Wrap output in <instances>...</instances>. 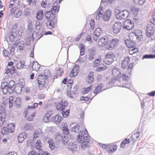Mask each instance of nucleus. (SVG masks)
I'll return each mask as SVG.
<instances>
[{
    "label": "nucleus",
    "instance_id": "20",
    "mask_svg": "<svg viewBox=\"0 0 155 155\" xmlns=\"http://www.w3.org/2000/svg\"><path fill=\"white\" fill-rule=\"evenodd\" d=\"M154 31V30L152 26H148L147 29L146 35H147L148 37H151L153 35Z\"/></svg>",
    "mask_w": 155,
    "mask_h": 155
},
{
    "label": "nucleus",
    "instance_id": "52",
    "mask_svg": "<svg viewBox=\"0 0 155 155\" xmlns=\"http://www.w3.org/2000/svg\"><path fill=\"white\" fill-rule=\"evenodd\" d=\"M145 0H134V3L138 4L140 5H142L145 3Z\"/></svg>",
    "mask_w": 155,
    "mask_h": 155
},
{
    "label": "nucleus",
    "instance_id": "30",
    "mask_svg": "<svg viewBox=\"0 0 155 155\" xmlns=\"http://www.w3.org/2000/svg\"><path fill=\"white\" fill-rule=\"evenodd\" d=\"M70 130L75 133H78L79 130L80 126L78 124H75L73 126L71 125Z\"/></svg>",
    "mask_w": 155,
    "mask_h": 155
},
{
    "label": "nucleus",
    "instance_id": "18",
    "mask_svg": "<svg viewBox=\"0 0 155 155\" xmlns=\"http://www.w3.org/2000/svg\"><path fill=\"white\" fill-rule=\"evenodd\" d=\"M68 105V103L66 101H61L57 106V108L58 110H62Z\"/></svg>",
    "mask_w": 155,
    "mask_h": 155
},
{
    "label": "nucleus",
    "instance_id": "38",
    "mask_svg": "<svg viewBox=\"0 0 155 155\" xmlns=\"http://www.w3.org/2000/svg\"><path fill=\"white\" fill-rule=\"evenodd\" d=\"M53 140L52 139H49L48 140V143L49 144V146L50 148L53 150L54 149L55 145L53 143Z\"/></svg>",
    "mask_w": 155,
    "mask_h": 155
},
{
    "label": "nucleus",
    "instance_id": "58",
    "mask_svg": "<svg viewBox=\"0 0 155 155\" xmlns=\"http://www.w3.org/2000/svg\"><path fill=\"white\" fill-rule=\"evenodd\" d=\"M15 104L17 105H19L21 104V98L18 97L16 98L14 103Z\"/></svg>",
    "mask_w": 155,
    "mask_h": 155
},
{
    "label": "nucleus",
    "instance_id": "23",
    "mask_svg": "<svg viewBox=\"0 0 155 155\" xmlns=\"http://www.w3.org/2000/svg\"><path fill=\"white\" fill-rule=\"evenodd\" d=\"M103 85L102 84H99L95 88L94 90L93 93L94 94H97L102 92L104 89H103Z\"/></svg>",
    "mask_w": 155,
    "mask_h": 155
},
{
    "label": "nucleus",
    "instance_id": "32",
    "mask_svg": "<svg viewBox=\"0 0 155 155\" xmlns=\"http://www.w3.org/2000/svg\"><path fill=\"white\" fill-rule=\"evenodd\" d=\"M63 73V71L62 70L61 68H59L56 71V73L55 74V75L53 77L54 79H55L56 78H58L59 77L61 76L62 74Z\"/></svg>",
    "mask_w": 155,
    "mask_h": 155
},
{
    "label": "nucleus",
    "instance_id": "45",
    "mask_svg": "<svg viewBox=\"0 0 155 155\" xmlns=\"http://www.w3.org/2000/svg\"><path fill=\"white\" fill-rule=\"evenodd\" d=\"M18 27L17 25L16 24H15L14 25H13L12 26L11 29L10 30V33H15V34H17V28Z\"/></svg>",
    "mask_w": 155,
    "mask_h": 155
},
{
    "label": "nucleus",
    "instance_id": "16",
    "mask_svg": "<svg viewBox=\"0 0 155 155\" xmlns=\"http://www.w3.org/2000/svg\"><path fill=\"white\" fill-rule=\"evenodd\" d=\"M117 149V145L109 144H107V147L106 150L109 153L113 152L114 151L116 150Z\"/></svg>",
    "mask_w": 155,
    "mask_h": 155
},
{
    "label": "nucleus",
    "instance_id": "14",
    "mask_svg": "<svg viewBox=\"0 0 155 155\" xmlns=\"http://www.w3.org/2000/svg\"><path fill=\"white\" fill-rule=\"evenodd\" d=\"M1 87L3 93L4 94H7L8 92L9 93L10 90L9 87L8 86V82L7 81H3L1 84Z\"/></svg>",
    "mask_w": 155,
    "mask_h": 155
},
{
    "label": "nucleus",
    "instance_id": "10",
    "mask_svg": "<svg viewBox=\"0 0 155 155\" xmlns=\"http://www.w3.org/2000/svg\"><path fill=\"white\" fill-rule=\"evenodd\" d=\"M98 44L99 47L105 46L107 49V45H109L107 37L104 36L101 38L99 40Z\"/></svg>",
    "mask_w": 155,
    "mask_h": 155
},
{
    "label": "nucleus",
    "instance_id": "57",
    "mask_svg": "<svg viewBox=\"0 0 155 155\" xmlns=\"http://www.w3.org/2000/svg\"><path fill=\"white\" fill-rule=\"evenodd\" d=\"M69 110H68L65 111H62V114L64 117H66L69 115Z\"/></svg>",
    "mask_w": 155,
    "mask_h": 155
},
{
    "label": "nucleus",
    "instance_id": "1",
    "mask_svg": "<svg viewBox=\"0 0 155 155\" xmlns=\"http://www.w3.org/2000/svg\"><path fill=\"white\" fill-rule=\"evenodd\" d=\"M103 8V6H101L96 11V12L97 13L96 19L99 20L101 18L103 17V20L105 21H108L111 16V12L109 10H107L105 12L103 15V10L102 9Z\"/></svg>",
    "mask_w": 155,
    "mask_h": 155
},
{
    "label": "nucleus",
    "instance_id": "42",
    "mask_svg": "<svg viewBox=\"0 0 155 155\" xmlns=\"http://www.w3.org/2000/svg\"><path fill=\"white\" fill-rule=\"evenodd\" d=\"M40 134H42L43 132L41 129H39L35 131L34 134L33 139H35V137L37 138L38 137V135Z\"/></svg>",
    "mask_w": 155,
    "mask_h": 155
},
{
    "label": "nucleus",
    "instance_id": "36",
    "mask_svg": "<svg viewBox=\"0 0 155 155\" xmlns=\"http://www.w3.org/2000/svg\"><path fill=\"white\" fill-rule=\"evenodd\" d=\"M63 136L60 133H57L55 135V140L58 142H61L63 139Z\"/></svg>",
    "mask_w": 155,
    "mask_h": 155
},
{
    "label": "nucleus",
    "instance_id": "60",
    "mask_svg": "<svg viewBox=\"0 0 155 155\" xmlns=\"http://www.w3.org/2000/svg\"><path fill=\"white\" fill-rule=\"evenodd\" d=\"M38 106V104L37 103H35L32 106H28V109H33L34 108H35L37 107Z\"/></svg>",
    "mask_w": 155,
    "mask_h": 155
},
{
    "label": "nucleus",
    "instance_id": "62",
    "mask_svg": "<svg viewBox=\"0 0 155 155\" xmlns=\"http://www.w3.org/2000/svg\"><path fill=\"white\" fill-rule=\"evenodd\" d=\"M92 87L91 86L90 87H87L86 89H84V90L83 91V94H85L87 93L91 89V87Z\"/></svg>",
    "mask_w": 155,
    "mask_h": 155
},
{
    "label": "nucleus",
    "instance_id": "25",
    "mask_svg": "<svg viewBox=\"0 0 155 155\" xmlns=\"http://www.w3.org/2000/svg\"><path fill=\"white\" fill-rule=\"evenodd\" d=\"M96 55V52L95 50L92 49L91 50L88 55V59L89 61H91L94 59Z\"/></svg>",
    "mask_w": 155,
    "mask_h": 155
},
{
    "label": "nucleus",
    "instance_id": "19",
    "mask_svg": "<svg viewBox=\"0 0 155 155\" xmlns=\"http://www.w3.org/2000/svg\"><path fill=\"white\" fill-rule=\"evenodd\" d=\"M119 82V81L117 78H112L110 80L108 84L109 87H111L113 86H118L117 84Z\"/></svg>",
    "mask_w": 155,
    "mask_h": 155
},
{
    "label": "nucleus",
    "instance_id": "41",
    "mask_svg": "<svg viewBox=\"0 0 155 155\" xmlns=\"http://www.w3.org/2000/svg\"><path fill=\"white\" fill-rule=\"evenodd\" d=\"M44 76L48 80L51 77V73L48 69H45L44 71Z\"/></svg>",
    "mask_w": 155,
    "mask_h": 155
},
{
    "label": "nucleus",
    "instance_id": "4",
    "mask_svg": "<svg viewBox=\"0 0 155 155\" xmlns=\"http://www.w3.org/2000/svg\"><path fill=\"white\" fill-rule=\"evenodd\" d=\"M112 73L113 76L115 77L121 78L123 81H126L127 78H128V76L127 75H126L124 74H122L120 69L118 68H114L112 70Z\"/></svg>",
    "mask_w": 155,
    "mask_h": 155
},
{
    "label": "nucleus",
    "instance_id": "46",
    "mask_svg": "<svg viewBox=\"0 0 155 155\" xmlns=\"http://www.w3.org/2000/svg\"><path fill=\"white\" fill-rule=\"evenodd\" d=\"M40 20H37L36 21L35 27L36 30L39 31L41 26V24L40 23Z\"/></svg>",
    "mask_w": 155,
    "mask_h": 155
},
{
    "label": "nucleus",
    "instance_id": "21",
    "mask_svg": "<svg viewBox=\"0 0 155 155\" xmlns=\"http://www.w3.org/2000/svg\"><path fill=\"white\" fill-rule=\"evenodd\" d=\"M67 148L68 150L72 152L76 151L77 150L76 143H69L67 146Z\"/></svg>",
    "mask_w": 155,
    "mask_h": 155
},
{
    "label": "nucleus",
    "instance_id": "44",
    "mask_svg": "<svg viewBox=\"0 0 155 155\" xmlns=\"http://www.w3.org/2000/svg\"><path fill=\"white\" fill-rule=\"evenodd\" d=\"M43 16V12L42 10L39 11L37 13V18L38 20H41Z\"/></svg>",
    "mask_w": 155,
    "mask_h": 155
},
{
    "label": "nucleus",
    "instance_id": "27",
    "mask_svg": "<svg viewBox=\"0 0 155 155\" xmlns=\"http://www.w3.org/2000/svg\"><path fill=\"white\" fill-rule=\"evenodd\" d=\"M90 140V138L87 137L84 140H82V142L81 143V147L83 149H84L86 147H87Z\"/></svg>",
    "mask_w": 155,
    "mask_h": 155
},
{
    "label": "nucleus",
    "instance_id": "43",
    "mask_svg": "<svg viewBox=\"0 0 155 155\" xmlns=\"http://www.w3.org/2000/svg\"><path fill=\"white\" fill-rule=\"evenodd\" d=\"M140 132L138 131L137 132L136 134H134L132 135L131 137L133 139L134 141H135L138 140L139 137L140 136Z\"/></svg>",
    "mask_w": 155,
    "mask_h": 155
},
{
    "label": "nucleus",
    "instance_id": "3",
    "mask_svg": "<svg viewBox=\"0 0 155 155\" xmlns=\"http://www.w3.org/2000/svg\"><path fill=\"white\" fill-rule=\"evenodd\" d=\"M129 37L131 41L138 42L142 38V32L140 30H135V31L129 34Z\"/></svg>",
    "mask_w": 155,
    "mask_h": 155
},
{
    "label": "nucleus",
    "instance_id": "33",
    "mask_svg": "<svg viewBox=\"0 0 155 155\" xmlns=\"http://www.w3.org/2000/svg\"><path fill=\"white\" fill-rule=\"evenodd\" d=\"M15 84V82L12 80L9 81L8 84V86L9 87V89L11 91H9V94L12 92L13 91L14 89V87H13L14 86Z\"/></svg>",
    "mask_w": 155,
    "mask_h": 155
},
{
    "label": "nucleus",
    "instance_id": "5",
    "mask_svg": "<svg viewBox=\"0 0 155 155\" xmlns=\"http://www.w3.org/2000/svg\"><path fill=\"white\" fill-rule=\"evenodd\" d=\"M115 12L117 18L119 20L125 19L129 15V12L127 10L120 11L118 9H116Z\"/></svg>",
    "mask_w": 155,
    "mask_h": 155
},
{
    "label": "nucleus",
    "instance_id": "26",
    "mask_svg": "<svg viewBox=\"0 0 155 155\" xmlns=\"http://www.w3.org/2000/svg\"><path fill=\"white\" fill-rule=\"evenodd\" d=\"M6 113L5 111L0 112V126H2L5 120Z\"/></svg>",
    "mask_w": 155,
    "mask_h": 155
},
{
    "label": "nucleus",
    "instance_id": "35",
    "mask_svg": "<svg viewBox=\"0 0 155 155\" xmlns=\"http://www.w3.org/2000/svg\"><path fill=\"white\" fill-rule=\"evenodd\" d=\"M32 67L34 70L37 71L40 68V65L37 62H33L32 63Z\"/></svg>",
    "mask_w": 155,
    "mask_h": 155
},
{
    "label": "nucleus",
    "instance_id": "13",
    "mask_svg": "<svg viewBox=\"0 0 155 155\" xmlns=\"http://www.w3.org/2000/svg\"><path fill=\"white\" fill-rule=\"evenodd\" d=\"M119 40L117 38H113L112 40L109 41V45H107V49L111 50L116 45Z\"/></svg>",
    "mask_w": 155,
    "mask_h": 155
},
{
    "label": "nucleus",
    "instance_id": "9",
    "mask_svg": "<svg viewBox=\"0 0 155 155\" xmlns=\"http://www.w3.org/2000/svg\"><path fill=\"white\" fill-rule=\"evenodd\" d=\"M2 53L3 55L5 57L9 56L10 54L13 55L15 53V48L12 46L9 45L7 49L3 50Z\"/></svg>",
    "mask_w": 155,
    "mask_h": 155
},
{
    "label": "nucleus",
    "instance_id": "51",
    "mask_svg": "<svg viewBox=\"0 0 155 155\" xmlns=\"http://www.w3.org/2000/svg\"><path fill=\"white\" fill-rule=\"evenodd\" d=\"M68 141V137L66 136H63V139L61 140V142L64 144H66Z\"/></svg>",
    "mask_w": 155,
    "mask_h": 155
},
{
    "label": "nucleus",
    "instance_id": "49",
    "mask_svg": "<svg viewBox=\"0 0 155 155\" xmlns=\"http://www.w3.org/2000/svg\"><path fill=\"white\" fill-rule=\"evenodd\" d=\"M101 61V58H98L95 59L93 63V66L94 67H96L100 64Z\"/></svg>",
    "mask_w": 155,
    "mask_h": 155
},
{
    "label": "nucleus",
    "instance_id": "55",
    "mask_svg": "<svg viewBox=\"0 0 155 155\" xmlns=\"http://www.w3.org/2000/svg\"><path fill=\"white\" fill-rule=\"evenodd\" d=\"M24 63L21 61L17 64V67L18 69H22L24 67Z\"/></svg>",
    "mask_w": 155,
    "mask_h": 155
},
{
    "label": "nucleus",
    "instance_id": "22",
    "mask_svg": "<svg viewBox=\"0 0 155 155\" xmlns=\"http://www.w3.org/2000/svg\"><path fill=\"white\" fill-rule=\"evenodd\" d=\"M130 61V58L127 56L125 57L122 61L121 67L123 69H126Z\"/></svg>",
    "mask_w": 155,
    "mask_h": 155
},
{
    "label": "nucleus",
    "instance_id": "40",
    "mask_svg": "<svg viewBox=\"0 0 155 155\" xmlns=\"http://www.w3.org/2000/svg\"><path fill=\"white\" fill-rule=\"evenodd\" d=\"M87 81L89 83H92L94 80L93 72H90L87 77Z\"/></svg>",
    "mask_w": 155,
    "mask_h": 155
},
{
    "label": "nucleus",
    "instance_id": "28",
    "mask_svg": "<svg viewBox=\"0 0 155 155\" xmlns=\"http://www.w3.org/2000/svg\"><path fill=\"white\" fill-rule=\"evenodd\" d=\"M63 119V118L59 114H58L52 118V121L55 122L56 124L59 122Z\"/></svg>",
    "mask_w": 155,
    "mask_h": 155
},
{
    "label": "nucleus",
    "instance_id": "54",
    "mask_svg": "<svg viewBox=\"0 0 155 155\" xmlns=\"http://www.w3.org/2000/svg\"><path fill=\"white\" fill-rule=\"evenodd\" d=\"M128 78H127V79L126 81H124L125 82V84L123 85L122 86H120V87H125L128 88H129V87H130V86H131V84L130 83L128 82L127 84V83L126 82L127 81V80Z\"/></svg>",
    "mask_w": 155,
    "mask_h": 155
},
{
    "label": "nucleus",
    "instance_id": "47",
    "mask_svg": "<svg viewBox=\"0 0 155 155\" xmlns=\"http://www.w3.org/2000/svg\"><path fill=\"white\" fill-rule=\"evenodd\" d=\"M140 96H139V98L140 100L141 101V107L142 109H143L145 107V104L144 101V94H142Z\"/></svg>",
    "mask_w": 155,
    "mask_h": 155
},
{
    "label": "nucleus",
    "instance_id": "15",
    "mask_svg": "<svg viewBox=\"0 0 155 155\" xmlns=\"http://www.w3.org/2000/svg\"><path fill=\"white\" fill-rule=\"evenodd\" d=\"M102 33V29L101 28H96L94 32L93 36L94 40L95 41H97Z\"/></svg>",
    "mask_w": 155,
    "mask_h": 155
},
{
    "label": "nucleus",
    "instance_id": "61",
    "mask_svg": "<svg viewBox=\"0 0 155 155\" xmlns=\"http://www.w3.org/2000/svg\"><path fill=\"white\" fill-rule=\"evenodd\" d=\"M78 87L77 86H74L73 88L72 92H73L74 94H75L78 91Z\"/></svg>",
    "mask_w": 155,
    "mask_h": 155
},
{
    "label": "nucleus",
    "instance_id": "24",
    "mask_svg": "<svg viewBox=\"0 0 155 155\" xmlns=\"http://www.w3.org/2000/svg\"><path fill=\"white\" fill-rule=\"evenodd\" d=\"M125 43L126 46L129 48L136 47V44L135 42L130 40H126Z\"/></svg>",
    "mask_w": 155,
    "mask_h": 155
},
{
    "label": "nucleus",
    "instance_id": "29",
    "mask_svg": "<svg viewBox=\"0 0 155 155\" xmlns=\"http://www.w3.org/2000/svg\"><path fill=\"white\" fill-rule=\"evenodd\" d=\"M138 52V49L136 48H130L129 49V53L131 55H133L134 57L137 55V53Z\"/></svg>",
    "mask_w": 155,
    "mask_h": 155
},
{
    "label": "nucleus",
    "instance_id": "56",
    "mask_svg": "<svg viewBox=\"0 0 155 155\" xmlns=\"http://www.w3.org/2000/svg\"><path fill=\"white\" fill-rule=\"evenodd\" d=\"M62 131L63 133L64 134L67 135L69 133V130L67 127H64L62 129Z\"/></svg>",
    "mask_w": 155,
    "mask_h": 155
},
{
    "label": "nucleus",
    "instance_id": "12",
    "mask_svg": "<svg viewBox=\"0 0 155 155\" xmlns=\"http://www.w3.org/2000/svg\"><path fill=\"white\" fill-rule=\"evenodd\" d=\"M122 27V24L120 22H117L112 26L113 32L115 34L118 33L121 30Z\"/></svg>",
    "mask_w": 155,
    "mask_h": 155
},
{
    "label": "nucleus",
    "instance_id": "6",
    "mask_svg": "<svg viewBox=\"0 0 155 155\" xmlns=\"http://www.w3.org/2000/svg\"><path fill=\"white\" fill-rule=\"evenodd\" d=\"M90 138L88 136L87 131L86 129H84L82 131H81L79 133L77 141L79 143H81L82 140H84L85 138Z\"/></svg>",
    "mask_w": 155,
    "mask_h": 155
},
{
    "label": "nucleus",
    "instance_id": "37",
    "mask_svg": "<svg viewBox=\"0 0 155 155\" xmlns=\"http://www.w3.org/2000/svg\"><path fill=\"white\" fill-rule=\"evenodd\" d=\"M46 25L47 26L50 28H52L54 27V22L51 21L50 19H49L48 20L47 22L46 23Z\"/></svg>",
    "mask_w": 155,
    "mask_h": 155
},
{
    "label": "nucleus",
    "instance_id": "11",
    "mask_svg": "<svg viewBox=\"0 0 155 155\" xmlns=\"http://www.w3.org/2000/svg\"><path fill=\"white\" fill-rule=\"evenodd\" d=\"M123 26L124 28L127 30H130L134 27V23L133 21L127 19L124 21Z\"/></svg>",
    "mask_w": 155,
    "mask_h": 155
},
{
    "label": "nucleus",
    "instance_id": "17",
    "mask_svg": "<svg viewBox=\"0 0 155 155\" xmlns=\"http://www.w3.org/2000/svg\"><path fill=\"white\" fill-rule=\"evenodd\" d=\"M79 67L78 65H75L71 71L70 74L71 77H74L77 75L78 73Z\"/></svg>",
    "mask_w": 155,
    "mask_h": 155
},
{
    "label": "nucleus",
    "instance_id": "64",
    "mask_svg": "<svg viewBox=\"0 0 155 155\" xmlns=\"http://www.w3.org/2000/svg\"><path fill=\"white\" fill-rule=\"evenodd\" d=\"M18 49L20 50L23 49L24 48V43H18Z\"/></svg>",
    "mask_w": 155,
    "mask_h": 155
},
{
    "label": "nucleus",
    "instance_id": "39",
    "mask_svg": "<svg viewBox=\"0 0 155 155\" xmlns=\"http://www.w3.org/2000/svg\"><path fill=\"white\" fill-rule=\"evenodd\" d=\"M33 126L31 124H27L24 125L23 129L24 130H31Z\"/></svg>",
    "mask_w": 155,
    "mask_h": 155
},
{
    "label": "nucleus",
    "instance_id": "34",
    "mask_svg": "<svg viewBox=\"0 0 155 155\" xmlns=\"http://www.w3.org/2000/svg\"><path fill=\"white\" fill-rule=\"evenodd\" d=\"M59 6H56V3H54L53 4V8L51 9L52 14L54 15V14L56 12H58L59 10Z\"/></svg>",
    "mask_w": 155,
    "mask_h": 155
},
{
    "label": "nucleus",
    "instance_id": "8",
    "mask_svg": "<svg viewBox=\"0 0 155 155\" xmlns=\"http://www.w3.org/2000/svg\"><path fill=\"white\" fill-rule=\"evenodd\" d=\"M15 128L14 125L11 123L8 125L7 127H4L2 129L1 133L3 134H6L8 133H11L13 132Z\"/></svg>",
    "mask_w": 155,
    "mask_h": 155
},
{
    "label": "nucleus",
    "instance_id": "59",
    "mask_svg": "<svg viewBox=\"0 0 155 155\" xmlns=\"http://www.w3.org/2000/svg\"><path fill=\"white\" fill-rule=\"evenodd\" d=\"M52 14V11L50 10L45 14V16L47 19L50 18L51 16V14Z\"/></svg>",
    "mask_w": 155,
    "mask_h": 155
},
{
    "label": "nucleus",
    "instance_id": "7",
    "mask_svg": "<svg viewBox=\"0 0 155 155\" xmlns=\"http://www.w3.org/2000/svg\"><path fill=\"white\" fill-rule=\"evenodd\" d=\"M115 57V55L113 52H108L106 55L104 60L105 63L107 65L111 64L114 61Z\"/></svg>",
    "mask_w": 155,
    "mask_h": 155
},
{
    "label": "nucleus",
    "instance_id": "50",
    "mask_svg": "<svg viewBox=\"0 0 155 155\" xmlns=\"http://www.w3.org/2000/svg\"><path fill=\"white\" fill-rule=\"evenodd\" d=\"M17 36V34L15 33H9V37L10 40L11 42H13L14 41V38Z\"/></svg>",
    "mask_w": 155,
    "mask_h": 155
},
{
    "label": "nucleus",
    "instance_id": "53",
    "mask_svg": "<svg viewBox=\"0 0 155 155\" xmlns=\"http://www.w3.org/2000/svg\"><path fill=\"white\" fill-rule=\"evenodd\" d=\"M41 141L40 140H37L36 143V148L38 150H40L41 147Z\"/></svg>",
    "mask_w": 155,
    "mask_h": 155
},
{
    "label": "nucleus",
    "instance_id": "2",
    "mask_svg": "<svg viewBox=\"0 0 155 155\" xmlns=\"http://www.w3.org/2000/svg\"><path fill=\"white\" fill-rule=\"evenodd\" d=\"M39 89L42 90L46 88L48 86V80L45 78L44 75L40 74L38 77L37 79Z\"/></svg>",
    "mask_w": 155,
    "mask_h": 155
},
{
    "label": "nucleus",
    "instance_id": "63",
    "mask_svg": "<svg viewBox=\"0 0 155 155\" xmlns=\"http://www.w3.org/2000/svg\"><path fill=\"white\" fill-rule=\"evenodd\" d=\"M50 117V116H49L45 114L43 118V120L44 122H48L49 120Z\"/></svg>",
    "mask_w": 155,
    "mask_h": 155
},
{
    "label": "nucleus",
    "instance_id": "31",
    "mask_svg": "<svg viewBox=\"0 0 155 155\" xmlns=\"http://www.w3.org/2000/svg\"><path fill=\"white\" fill-rule=\"evenodd\" d=\"M27 135L25 133H21L18 137V140L19 142H21L27 137Z\"/></svg>",
    "mask_w": 155,
    "mask_h": 155
},
{
    "label": "nucleus",
    "instance_id": "48",
    "mask_svg": "<svg viewBox=\"0 0 155 155\" xmlns=\"http://www.w3.org/2000/svg\"><path fill=\"white\" fill-rule=\"evenodd\" d=\"M15 70V68L13 67H11L10 68H8L6 73L7 74L10 73L11 74H12L14 73Z\"/></svg>",
    "mask_w": 155,
    "mask_h": 155
}]
</instances>
